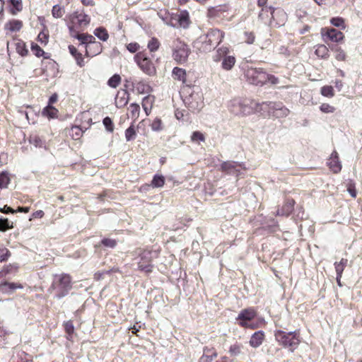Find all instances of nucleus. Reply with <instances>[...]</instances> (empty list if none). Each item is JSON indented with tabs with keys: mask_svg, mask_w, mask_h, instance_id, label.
<instances>
[{
	"mask_svg": "<svg viewBox=\"0 0 362 362\" xmlns=\"http://www.w3.org/2000/svg\"><path fill=\"white\" fill-rule=\"evenodd\" d=\"M279 16L281 18V22L283 23L286 18V13L281 9H275L272 6L262 7V11L259 13V18L262 21L267 19L276 20V17Z\"/></svg>",
	"mask_w": 362,
	"mask_h": 362,
	"instance_id": "9d476101",
	"label": "nucleus"
},
{
	"mask_svg": "<svg viewBox=\"0 0 362 362\" xmlns=\"http://www.w3.org/2000/svg\"><path fill=\"white\" fill-rule=\"evenodd\" d=\"M86 34H85V33L76 34L75 35H73V37L78 39L81 42V45H85L86 44Z\"/></svg>",
	"mask_w": 362,
	"mask_h": 362,
	"instance_id": "69168bd1",
	"label": "nucleus"
},
{
	"mask_svg": "<svg viewBox=\"0 0 362 362\" xmlns=\"http://www.w3.org/2000/svg\"><path fill=\"white\" fill-rule=\"evenodd\" d=\"M16 49L17 53L22 57L26 56L28 53L25 43L21 40H18V42H16Z\"/></svg>",
	"mask_w": 362,
	"mask_h": 362,
	"instance_id": "cd10ccee",
	"label": "nucleus"
},
{
	"mask_svg": "<svg viewBox=\"0 0 362 362\" xmlns=\"http://www.w3.org/2000/svg\"><path fill=\"white\" fill-rule=\"evenodd\" d=\"M347 191L352 197L355 198L356 197V190L355 188V185L351 181H350L347 184Z\"/></svg>",
	"mask_w": 362,
	"mask_h": 362,
	"instance_id": "680f3d73",
	"label": "nucleus"
},
{
	"mask_svg": "<svg viewBox=\"0 0 362 362\" xmlns=\"http://www.w3.org/2000/svg\"><path fill=\"white\" fill-rule=\"evenodd\" d=\"M260 103L250 98H235L228 103L230 113L236 116H245L259 112Z\"/></svg>",
	"mask_w": 362,
	"mask_h": 362,
	"instance_id": "f03ea898",
	"label": "nucleus"
},
{
	"mask_svg": "<svg viewBox=\"0 0 362 362\" xmlns=\"http://www.w3.org/2000/svg\"><path fill=\"white\" fill-rule=\"evenodd\" d=\"M64 329H65L66 334H68L66 338L69 340H70L72 338V335L74 332V327L73 322L71 320H69L64 323Z\"/></svg>",
	"mask_w": 362,
	"mask_h": 362,
	"instance_id": "e433bc0d",
	"label": "nucleus"
},
{
	"mask_svg": "<svg viewBox=\"0 0 362 362\" xmlns=\"http://www.w3.org/2000/svg\"><path fill=\"white\" fill-rule=\"evenodd\" d=\"M264 339V333L262 331H257L252 335L249 341L250 345L253 348H257L262 344Z\"/></svg>",
	"mask_w": 362,
	"mask_h": 362,
	"instance_id": "6ab92c4d",
	"label": "nucleus"
},
{
	"mask_svg": "<svg viewBox=\"0 0 362 362\" xmlns=\"http://www.w3.org/2000/svg\"><path fill=\"white\" fill-rule=\"evenodd\" d=\"M23 27V23L19 20H11L5 24V29L11 32H18Z\"/></svg>",
	"mask_w": 362,
	"mask_h": 362,
	"instance_id": "4be33fe9",
	"label": "nucleus"
},
{
	"mask_svg": "<svg viewBox=\"0 0 362 362\" xmlns=\"http://www.w3.org/2000/svg\"><path fill=\"white\" fill-rule=\"evenodd\" d=\"M152 253L150 250H144L139 255L140 260L138 262V269L146 274L152 272Z\"/></svg>",
	"mask_w": 362,
	"mask_h": 362,
	"instance_id": "9b49d317",
	"label": "nucleus"
},
{
	"mask_svg": "<svg viewBox=\"0 0 362 362\" xmlns=\"http://www.w3.org/2000/svg\"><path fill=\"white\" fill-rule=\"evenodd\" d=\"M191 141L194 143L199 144L201 141H205V136L201 132L195 131L191 136Z\"/></svg>",
	"mask_w": 362,
	"mask_h": 362,
	"instance_id": "ea45409f",
	"label": "nucleus"
},
{
	"mask_svg": "<svg viewBox=\"0 0 362 362\" xmlns=\"http://www.w3.org/2000/svg\"><path fill=\"white\" fill-rule=\"evenodd\" d=\"M16 288H23V286L21 284L8 282H5L2 284V290L4 291H13Z\"/></svg>",
	"mask_w": 362,
	"mask_h": 362,
	"instance_id": "c9c22d12",
	"label": "nucleus"
},
{
	"mask_svg": "<svg viewBox=\"0 0 362 362\" xmlns=\"http://www.w3.org/2000/svg\"><path fill=\"white\" fill-rule=\"evenodd\" d=\"M327 165L334 173H337L341 170V165L339 160H329Z\"/></svg>",
	"mask_w": 362,
	"mask_h": 362,
	"instance_id": "473e14b6",
	"label": "nucleus"
},
{
	"mask_svg": "<svg viewBox=\"0 0 362 362\" xmlns=\"http://www.w3.org/2000/svg\"><path fill=\"white\" fill-rule=\"evenodd\" d=\"M223 38V32L217 28L210 29L206 34L200 35L194 42V47L200 52H209L214 50Z\"/></svg>",
	"mask_w": 362,
	"mask_h": 362,
	"instance_id": "f257e3e1",
	"label": "nucleus"
},
{
	"mask_svg": "<svg viewBox=\"0 0 362 362\" xmlns=\"http://www.w3.org/2000/svg\"><path fill=\"white\" fill-rule=\"evenodd\" d=\"M68 27H69L70 35L72 37H73V35H75L76 34H78L77 29L79 26H77L76 24H72L69 22Z\"/></svg>",
	"mask_w": 362,
	"mask_h": 362,
	"instance_id": "e2e57ef3",
	"label": "nucleus"
},
{
	"mask_svg": "<svg viewBox=\"0 0 362 362\" xmlns=\"http://www.w3.org/2000/svg\"><path fill=\"white\" fill-rule=\"evenodd\" d=\"M103 123L107 131L110 132H112L114 131V124L110 117H105L103 120Z\"/></svg>",
	"mask_w": 362,
	"mask_h": 362,
	"instance_id": "49530a36",
	"label": "nucleus"
},
{
	"mask_svg": "<svg viewBox=\"0 0 362 362\" xmlns=\"http://www.w3.org/2000/svg\"><path fill=\"white\" fill-rule=\"evenodd\" d=\"M336 52L335 58L338 61H344L346 59V53L344 51L339 47H337L334 49Z\"/></svg>",
	"mask_w": 362,
	"mask_h": 362,
	"instance_id": "3c124183",
	"label": "nucleus"
},
{
	"mask_svg": "<svg viewBox=\"0 0 362 362\" xmlns=\"http://www.w3.org/2000/svg\"><path fill=\"white\" fill-rule=\"evenodd\" d=\"M259 112H268L276 118H283L288 115L289 110L281 103L266 101L260 103Z\"/></svg>",
	"mask_w": 362,
	"mask_h": 362,
	"instance_id": "39448f33",
	"label": "nucleus"
},
{
	"mask_svg": "<svg viewBox=\"0 0 362 362\" xmlns=\"http://www.w3.org/2000/svg\"><path fill=\"white\" fill-rule=\"evenodd\" d=\"M129 100V93L125 90H119L115 97V105L118 108L124 107Z\"/></svg>",
	"mask_w": 362,
	"mask_h": 362,
	"instance_id": "a211bd4d",
	"label": "nucleus"
},
{
	"mask_svg": "<svg viewBox=\"0 0 362 362\" xmlns=\"http://www.w3.org/2000/svg\"><path fill=\"white\" fill-rule=\"evenodd\" d=\"M121 81V77L119 74H114L107 81V85L112 88H117Z\"/></svg>",
	"mask_w": 362,
	"mask_h": 362,
	"instance_id": "58836bf2",
	"label": "nucleus"
},
{
	"mask_svg": "<svg viewBox=\"0 0 362 362\" xmlns=\"http://www.w3.org/2000/svg\"><path fill=\"white\" fill-rule=\"evenodd\" d=\"M320 109L322 112L325 113H331L334 111V107L327 103L322 104Z\"/></svg>",
	"mask_w": 362,
	"mask_h": 362,
	"instance_id": "052dcab7",
	"label": "nucleus"
},
{
	"mask_svg": "<svg viewBox=\"0 0 362 362\" xmlns=\"http://www.w3.org/2000/svg\"><path fill=\"white\" fill-rule=\"evenodd\" d=\"M10 182V178L6 172H2L0 173V188L7 187Z\"/></svg>",
	"mask_w": 362,
	"mask_h": 362,
	"instance_id": "79ce46f5",
	"label": "nucleus"
},
{
	"mask_svg": "<svg viewBox=\"0 0 362 362\" xmlns=\"http://www.w3.org/2000/svg\"><path fill=\"white\" fill-rule=\"evenodd\" d=\"M235 58L233 56H227L223 59L221 67L226 71L230 70L235 65Z\"/></svg>",
	"mask_w": 362,
	"mask_h": 362,
	"instance_id": "5701e85b",
	"label": "nucleus"
},
{
	"mask_svg": "<svg viewBox=\"0 0 362 362\" xmlns=\"http://www.w3.org/2000/svg\"><path fill=\"white\" fill-rule=\"evenodd\" d=\"M101 243L107 247H110V248H114L116 245H117V243L115 240L113 239H110V238H104L101 241Z\"/></svg>",
	"mask_w": 362,
	"mask_h": 362,
	"instance_id": "6e6d98bb",
	"label": "nucleus"
},
{
	"mask_svg": "<svg viewBox=\"0 0 362 362\" xmlns=\"http://www.w3.org/2000/svg\"><path fill=\"white\" fill-rule=\"evenodd\" d=\"M150 52H153L158 49L160 47V42L156 37H152L148 42L147 45Z\"/></svg>",
	"mask_w": 362,
	"mask_h": 362,
	"instance_id": "4c0bfd02",
	"label": "nucleus"
},
{
	"mask_svg": "<svg viewBox=\"0 0 362 362\" xmlns=\"http://www.w3.org/2000/svg\"><path fill=\"white\" fill-rule=\"evenodd\" d=\"M69 50L70 54L75 58L76 60L77 64L80 66H83V59L82 54L78 52L77 49L74 45L69 46Z\"/></svg>",
	"mask_w": 362,
	"mask_h": 362,
	"instance_id": "b1692460",
	"label": "nucleus"
},
{
	"mask_svg": "<svg viewBox=\"0 0 362 362\" xmlns=\"http://www.w3.org/2000/svg\"><path fill=\"white\" fill-rule=\"evenodd\" d=\"M129 111L131 114V117L136 120L139 116L140 107L136 103H132L129 105Z\"/></svg>",
	"mask_w": 362,
	"mask_h": 362,
	"instance_id": "f704fd0d",
	"label": "nucleus"
},
{
	"mask_svg": "<svg viewBox=\"0 0 362 362\" xmlns=\"http://www.w3.org/2000/svg\"><path fill=\"white\" fill-rule=\"evenodd\" d=\"M13 227V223H11L8 218H0V231H6V230L12 228Z\"/></svg>",
	"mask_w": 362,
	"mask_h": 362,
	"instance_id": "c03bdc74",
	"label": "nucleus"
},
{
	"mask_svg": "<svg viewBox=\"0 0 362 362\" xmlns=\"http://www.w3.org/2000/svg\"><path fill=\"white\" fill-rule=\"evenodd\" d=\"M240 165L233 160H227L221 164V170L228 174H236Z\"/></svg>",
	"mask_w": 362,
	"mask_h": 362,
	"instance_id": "f3484780",
	"label": "nucleus"
},
{
	"mask_svg": "<svg viewBox=\"0 0 362 362\" xmlns=\"http://www.w3.org/2000/svg\"><path fill=\"white\" fill-rule=\"evenodd\" d=\"M65 13L64 7L59 4H56L52 7V15L55 18H62Z\"/></svg>",
	"mask_w": 362,
	"mask_h": 362,
	"instance_id": "2f4dec72",
	"label": "nucleus"
},
{
	"mask_svg": "<svg viewBox=\"0 0 362 362\" xmlns=\"http://www.w3.org/2000/svg\"><path fill=\"white\" fill-rule=\"evenodd\" d=\"M71 288V277L69 274H55L47 292L50 294L54 293V298L61 299L67 296Z\"/></svg>",
	"mask_w": 362,
	"mask_h": 362,
	"instance_id": "7ed1b4c3",
	"label": "nucleus"
},
{
	"mask_svg": "<svg viewBox=\"0 0 362 362\" xmlns=\"http://www.w3.org/2000/svg\"><path fill=\"white\" fill-rule=\"evenodd\" d=\"M174 79L181 81L183 84L189 86L186 81V71L185 69L180 67H175L172 72Z\"/></svg>",
	"mask_w": 362,
	"mask_h": 362,
	"instance_id": "412c9836",
	"label": "nucleus"
},
{
	"mask_svg": "<svg viewBox=\"0 0 362 362\" xmlns=\"http://www.w3.org/2000/svg\"><path fill=\"white\" fill-rule=\"evenodd\" d=\"M152 98L151 96H146L145 97L144 99H143V101H142V106H143V108L144 110V111L146 112V115H148L149 114V110L148 109V104H151L152 103Z\"/></svg>",
	"mask_w": 362,
	"mask_h": 362,
	"instance_id": "bf43d9fd",
	"label": "nucleus"
},
{
	"mask_svg": "<svg viewBox=\"0 0 362 362\" xmlns=\"http://www.w3.org/2000/svg\"><path fill=\"white\" fill-rule=\"evenodd\" d=\"M165 184V177L161 175H155L151 180V185L153 187H161Z\"/></svg>",
	"mask_w": 362,
	"mask_h": 362,
	"instance_id": "7c9ffc66",
	"label": "nucleus"
},
{
	"mask_svg": "<svg viewBox=\"0 0 362 362\" xmlns=\"http://www.w3.org/2000/svg\"><path fill=\"white\" fill-rule=\"evenodd\" d=\"M348 259L342 258L339 262H336L334 263V267L336 270L337 274H339V276H342V273L344 270V268L347 265Z\"/></svg>",
	"mask_w": 362,
	"mask_h": 362,
	"instance_id": "c756f323",
	"label": "nucleus"
},
{
	"mask_svg": "<svg viewBox=\"0 0 362 362\" xmlns=\"http://www.w3.org/2000/svg\"><path fill=\"white\" fill-rule=\"evenodd\" d=\"M242 346L238 344L231 345L229 349V353L233 356H238L241 352Z\"/></svg>",
	"mask_w": 362,
	"mask_h": 362,
	"instance_id": "603ef678",
	"label": "nucleus"
},
{
	"mask_svg": "<svg viewBox=\"0 0 362 362\" xmlns=\"http://www.w3.org/2000/svg\"><path fill=\"white\" fill-rule=\"evenodd\" d=\"M203 356L214 358L217 356V353L214 348L204 347Z\"/></svg>",
	"mask_w": 362,
	"mask_h": 362,
	"instance_id": "864d4df0",
	"label": "nucleus"
},
{
	"mask_svg": "<svg viewBox=\"0 0 362 362\" xmlns=\"http://www.w3.org/2000/svg\"><path fill=\"white\" fill-rule=\"evenodd\" d=\"M275 339L284 348L288 349L291 351L296 349L300 342L299 331L286 332L281 329L274 332Z\"/></svg>",
	"mask_w": 362,
	"mask_h": 362,
	"instance_id": "20e7f679",
	"label": "nucleus"
},
{
	"mask_svg": "<svg viewBox=\"0 0 362 362\" xmlns=\"http://www.w3.org/2000/svg\"><path fill=\"white\" fill-rule=\"evenodd\" d=\"M0 211L4 214H14L16 213V210L12 209L11 207L5 205L3 208H0Z\"/></svg>",
	"mask_w": 362,
	"mask_h": 362,
	"instance_id": "338daca9",
	"label": "nucleus"
},
{
	"mask_svg": "<svg viewBox=\"0 0 362 362\" xmlns=\"http://www.w3.org/2000/svg\"><path fill=\"white\" fill-rule=\"evenodd\" d=\"M321 94L326 97L334 96L333 88L330 86H325L321 88Z\"/></svg>",
	"mask_w": 362,
	"mask_h": 362,
	"instance_id": "8fccbe9b",
	"label": "nucleus"
},
{
	"mask_svg": "<svg viewBox=\"0 0 362 362\" xmlns=\"http://www.w3.org/2000/svg\"><path fill=\"white\" fill-rule=\"evenodd\" d=\"M269 81L272 84H277L279 83L278 78L275 77L274 75L267 74V78H266V83Z\"/></svg>",
	"mask_w": 362,
	"mask_h": 362,
	"instance_id": "774afa93",
	"label": "nucleus"
},
{
	"mask_svg": "<svg viewBox=\"0 0 362 362\" xmlns=\"http://www.w3.org/2000/svg\"><path fill=\"white\" fill-rule=\"evenodd\" d=\"M57 112L58 110L54 107L48 105L42 110V115L49 118H54L57 117Z\"/></svg>",
	"mask_w": 362,
	"mask_h": 362,
	"instance_id": "c85d7f7f",
	"label": "nucleus"
},
{
	"mask_svg": "<svg viewBox=\"0 0 362 362\" xmlns=\"http://www.w3.org/2000/svg\"><path fill=\"white\" fill-rule=\"evenodd\" d=\"M331 23L336 27L345 28L344 20L340 17L332 18L330 20Z\"/></svg>",
	"mask_w": 362,
	"mask_h": 362,
	"instance_id": "09e8293b",
	"label": "nucleus"
},
{
	"mask_svg": "<svg viewBox=\"0 0 362 362\" xmlns=\"http://www.w3.org/2000/svg\"><path fill=\"white\" fill-rule=\"evenodd\" d=\"M136 138V131L133 125H131L125 131V139L127 141H132Z\"/></svg>",
	"mask_w": 362,
	"mask_h": 362,
	"instance_id": "37998d69",
	"label": "nucleus"
},
{
	"mask_svg": "<svg viewBox=\"0 0 362 362\" xmlns=\"http://www.w3.org/2000/svg\"><path fill=\"white\" fill-rule=\"evenodd\" d=\"M322 34L330 41L335 42L341 41L344 37L343 33L333 28H325L322 29Z\"/></svg>",
	"mask_w": 362,
	"mask_h": 362,
	"instance_id": "2eb2a0df",
	"label": "nucleus"
},
{
	"mask_svg": "<svg viewBox=\"0 0 362 362\" xmlns=\"http://www.w3.org/2000/svg\"><path fill=\"white\" fill-rule=\"evenodd\" d=\"M93 33L98 38L104 42L107 41L109 38V34L103 27L95 28Z\"/></svg>",
	"mask_w": 362,
	"mask_h": 362,
	"instance_id": "a878e982",
	"label": "nucleus"
},
{
	"mask_svg": "<svg viewBox=\"0 0 362 362\" xmlns=\"http://www.w3.org/2000/svg\"><path fill=\"white\" fill-rule=\"evenodd\" d=\"M9 255H10V252L7 248H5V247L1 248L0 249V262L7 260Z\"/></svg>",
	"mask_w": 362,
	"mask_h": 362,
	"instance_id": "4d7b16f0",
	"label": "nucleus"
},
{
	"mask_svg": "<svg viewBox=\"0 0 362 362\" xmlns=\"http://www.w3.org/2000/svg\"><path fill=\"white\" fill-rule=\"evenodd\" d=\"M190 53L191 50L188 45L184 42H179L173 49V57L177 63L184 64L187 61Z\"/></svg>",
	"mask_w": 362,
	"mask_h": 362,
	"instance_id": "1a4fd4ad",
	"label": "nucleus"
},
{
	"mask_svg": "<svg viewBox=\"0 0 362 362\" xmlns=\"http://www.w3.org/2000/svg\"><path fill=\"white\" fill-rule=\"evenodd\" d=\"M165 23L173 28H187L189 24V13L187 11H182L180 13H173Z\"/></svg>",
	"mask_w": 362,
	"mask_h": 362,
	"instance_id": "6e6552de",
	"label": "nucleus"
},
{
	"mask_svg": "<svg viewBox=\"0 0 362 362\" xmlns=\"http://www.w3.org/2000/svg\"><path fill=\"white\" fill-rule=\"evenodd\" d=\"M69 22L77 26H86L90 23V17L83 12L75 11L69 16Z\"/></svg>",
	"mask_w": 362,
	"mask_h": 362,
	"instance_id": "4468645a",
	"label": "nucleus"
},
{
	"mask_svg": "<svg viewBox=\"0 0 362 362\" xmlns=\"http://www.w3.org/2000/svg\"><path fill=\"white\" fill-rule=\"evenodd\" d=\"M86 54L89 57L88 49H91V47H96L95 53H100L102 50V45L100 42L95 41V38L89 34H86Z\"/></svg>",
	"mask_w": 362,
	"mask_h": 362,
	"instance_id": "dca6fc26",
	"label": "nucleus"
},
{
	"mask_svg": "<svg viewBox=\"0 0 362 362\" xmlns=\"http://www.w3.org/2000/svg\"><path fill=\"white\" fill-rule=\"evenodd\" d=\"M294 203L295 202L293 199L288 200L282 206L281 209L277 211V215L288 216L293 209Z\"/></svg>",
	"mask_w": 362,
	"mask_h": 362,
	"instance_id": "aec40b11",
	"label": "nucleus"
},
{
	"mask_svg": "<svg viewBox=\"0 0 362 362\" xmlns=\"http://www.w3.org/2000/svg\"><path fill=\"white\" fill-rule=\"evenodd\" d=\"M245 42L248 44H252L254 42H255V35L253 33H248V32H245Z\"/></svg>",
	"mask_w": 362,
	"mask_h": 362,
	"instance_id": "0e129e2a",
	"label": "nucleus"
},
{
	"mask_svg": "<svg viewBox=\"0 0 362 362\" xmlns=\"http://www.w3.org/2000/svg\"><path fill=\"white\" fill-rule=\"evenodd\" d=\"M31 50L34 53V54L37 57L44 56V54H46L37 44L34 42H32L31 44Z\"/></svg>",
	"mask_w": 362,
	"mask_h": 362,
	"instance_id": "a18cd8bd",
	"label": "nucleus"
},
{
	"mask_svg": "<svg viewBox=\"0 0 362 362\" xmlns=\"http://www.w3.org/2000/svg\"><path fill=\"white\" fill-rule=\"evenodd\" d=\"M151 128L154 132H160L163 129V124L160 118H155L151 124Z\"/></svg>",
	"mask_w": 362,
	"mask_h": 362,
	"instance_id": "a19ab883",
	"label": "nucleus"
},
{
	"mask_svg": "<svg viewBox=\"0 0 362 362\" xmlns=\"http://www.w3.org/2000/svg\"><path fill=\"white\" fill-rule=\"evenodd\" d=\"M257 315L255 310L252 308H249L242 310L238 314L237 320H239V325L243 327H249L248 322L253 320Z\"/></svg>",
	"mask_w": 362,
	"mask_h": 362,
	"instance_id": "ddd939ff",
	"label": "nucleus"
},
{
	"mask_svg": "<svg viewBox=\"0 0 362 362\" xmlns=\"http://www.w3.org/2000/svg\"><path fill=\"white\" fill-rule=\"evenodd\" d=\"M315 53L318 57L322 59H326L329 57V49L325 45H317Z\"/></svg>",
	"mask_w": 362,
	"mask_h": 362,
	"instance_id": "bb28decb",
	"label": "nucleus"
},
{
	"mask_svg": "<svg viewBox=\"0 0 362 362\" xmlns=\"http://www.w3.org/2000/svg\"><path fill=\"white\" fill-rule=\"evenodd\" d=\"M70 134L74 139L77 140L82 136L83 132L79 127L74 126L71 128Z\"/></svg>",
	"mask_w": 362,
	"mask_h": 362,
	"instance_id": "de8ad7c7",
	"label": "nucleus"
},
{
	"mask_svg": "<svg viewBox=\"0 0 362 362\" xmlns=\"http://www.w3.org/2000/svg\"><path fill=\"white\" fill-rule=\"evenodd\" d=\"M245 76L250 83L255 86L265 84L267 78V74L263 69L256 67H248L245 71Z\"/></svg>",
	"mask_w": 362,
	"mask_h": 362,
	"instance_id": "423d86ee",
	"label": "nucleus"
},
{
	"mask_svg": "<svg viewBox=\"0 0 362 362\" xmlns=\"http://www.w3.org/2000/svg\"><path fill=\"white\" fill-rule=\"evenodd\" d=\"M49 34L45 33V30L40 32L37 36V40L42 44L47 45L48 42Z\"/></svg>",
	"mask_w": 362,
	"mask_h": 362,
	"instance_id": "5fc2aeb1",
	"label": "nucleus"
},
{
	"mask_svg": "<svg viewBox=\"0 0 362 362\" xmlns=\"http://www.w3.org/2000/svg\"><path fill=\"white\" fill-rule=\"evenodd\" d=\"M228 53V48L227 47H221L217 49L216 54L214 55L213 59L214 62H220L225 57H227Z\"/></svg>",
	"mask_w": 362,
	"mask_h": 362,
	"instance_id": "393cba45",
	"label": "nucleus"
},
{
	"mask_svg": "<svg viewBox=\"0 0 362 362\" xmlns=\"http://www.w3.org/2000/svg\"><path fill=\"white\" fill-rule=\"evenodd\" d=\"M140 45L137 42H131L127 45V49L131 53H136L139 51Z\"/></svg>",
	"mask_w": 362,
	"mask_h": 362,
	"instance_id": "13d9d810",
	"label": "nucleus"
},
{
	"mask_svg": "<svg viewBox=\"0 0 362 362\" xmlns=\"http://www.w3.org/2000/svg\"><path fill=\"white\" fill-rule=\"evenodd\" d=\"M134 61L139 68L149 76L154 75L156 72V67L147 54L144 52H138L134 55Z\"/></svg>",
	"mask_w": 362,
	"mask_h": 362,
	"instance_id": "0eeeda50",
	"label": "nucleus"
},
{
	"mask_svg": "<svg viewBox=\"0 0 362 362\" xmlns=\"http://www.w3.org/2000/svg\"><path fill=\"white\" fill-rule=\"evenodd\" d=\"M9 2L13 7V8L11 9V13L13 15H16L17 12H20L22 11V0H9Z\"/></svg>",
	"mask_w": 362,
	"mask_h": 362,
	"instance_id": "72a5a7b5",
	"label": "nucleus"
},
{
	"mask_svg": "<svg viewBox=\"0 0 362 362\" xmlns=\"http://www.w3.org/2000/svg\"><path fill=\"white\" fill-rule=\"evenodd\" d=\"M188 108L192 112H199L204 106L202 97L199 93H191L185 100Z\"/></svg>",
	"mask_w": 362,
	"mask_h": 362,
	"instance_id": "f8f14e48",
	"label": "nucleus"
}]
</instances>
